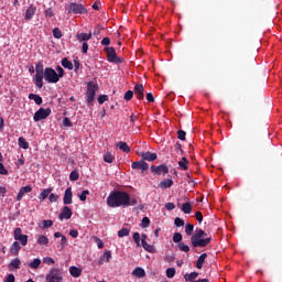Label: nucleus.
Returning a JSON list of instances; mask_svg holds the SVG:
<instances>
[{"instance_id":"obj_23","label":"nucleus","mask_w":282,"mask_h":282,"mask_svg":"<svg viewBox=\"0 0 282 282\" xmlns=\"http://www.w3.org/2000/svg\"><path fill=\"white\" fill-rule=\"evenodd\" d=\"M69 274H70V276H74V279H78V276H80V274H83V269L73 265L69 268Z\"/></svg>"},{"instance_id":"obj_54","label":"nucleus","mask_w":282,"mask_h":282,"mask_svg":"<svg viewBox=\"0 0 282 282\" xmlns=\"http://www.w3.org/2000/svg\"><path fill=\"white\" fill-rule=\"evenodd\" d=\"M87 195H89L88 189L83 191V192H82V195H79L80 202H87Z\"/></svg>"},{"instance_id":"obj_3","label":"nucleus","mask_w":282,"mask_h":282,"mask_svg":"<svg viewBox=\"0 0 282 282\" xmlns=\"http://www.w3.org/2000/svg\"><path fill=\"white\" fill-rule=\"evenodd\" d=\"M99 87L98 84L95 82H88L86 87V105L88 107H91L94 105V101L96 100V91H98Z\"/></svg>"},{"instance_id":"obj_5","label":"nucleus","mask_w":282,"mask_h":282,"mask_svg":"<svg viewBox=\"0 0 282 282\" xmlns=\"http://www.w3.org/2000/svg\"><path fill=\"white\" fill-rule=\"evenodd\" d=\"M43 78L46 83L48 84H53L56 85V83H58V74L56 73V70L52 67H46L44 69V75Z\"/></svg>"},{"instance_id":"obj_34","label":"nucleus","mask_w":282,"mask_h":282,"mask_svg":"<svg viewBox=\"0 0 282 282\" xmlns=\"http://www.w3.org/2000/svg\"><path fill=\"white\" fill-rule=\"evenodd\" d=\"M178 166H180L183 171H188V159H186L185 156H183L182 160L178 162Z\"/></svg>"},{"instance_id":"obj_1","label":"nucleus","mask_w":282,"mask_h":282,"mask_svg":"<svg viewBox=\"0 0 282 282\" xmlns=\"http://www.w3.org/2000/svg\"><path fill=\"white\" fill-rule=\"evenodd\" d=\"M109 208H129L131 206V195L122 191H113L107 197Z\"/></svg>"},{"instance_id":"obj_13","label":"nucleus","mask_w":282,"mask_h":282,"mask_svg":"<svg viewBox=\"0 0 282 282\" xmlns=\"http://www.w3.org/2000/svg\"><path fill=\"white\" fill-rule=\"evenodd\" d=\"M139 155L143 162H144V160L147 162H155V160H158V153H151L150 151L140 152Z\"/></svg>"},{"instance_id":"obj_29","label":"nucleus","mask_w":282,"mask_h":282,"mask_svg":"<svg viewBox=\"0 0 282 282\" xmlns=\"http://www.w3.org/2000/svg\"><path fill=\"white\" fill-rule=\"evenodd\" d=\"M18 144H19L20 149H24V150L30 149V143L23 137H20L18 139Z\"/></svg>"},{"instance_id":"obj_44","label":"nucleus","mask_w":282,"mask_h":282,"mask_svg":"<svg viewBox=\"0 0 282 282\" xmlns=\"http://www.w3.org/2000/svg\"><path fill=\"white\" fill-rule=\"evenodd\" d=\"M97 100H98L99 105H105V102H107V100H109V96L108 95H100Z\"/></svg>"},{"instance_id":"obj_16","label":"nucleus","mask_w":282,"mask_h":282,"mask_svg":"<svg viewBox=\"0 0 282 282\" xmlns=\"http://www.w3.org/2000/svg\"><path fill=\"white\" fill-rule=\"evenodd\" d=\"M34 14H36V7H34V4H31L25 11V21H32V17H34Z\"/></svg>"},{"instance_id":"obj_31","label":"nucleus","mask_w":282,"mask_h":282,"mask_svg":"<svg viewBox=\"0 0 282 282\" xmlns=\"http://www.w3.org/2000/svg\"><path fill=\"white\" fill-rule=\"evenodd\" d=\"M62 66H63L65 69H69V70L74 69V64H73L69 59H67V57H64V58L62 59Z\"/></svg>"},{"instance_id":"obj_9","label":"nucleus","mask_w":282,"mask_h":282,"mask_svg":"<svg viewBox=\"0 0 282 282\" xmlns=\"http://www.w3.org/2000/svg\"><path fill=\"white\" fill-rule=\"evenodd\" d=\"M46 282H63V273L59 269H52L46 275Z\"/></svg>"},{"instance_id":"obj_56","label":"nucleus","mask_w":282,"mask_h":282,"mask_svg":"<svg viewBox=\"0 0 282 282\" xmlns=\"http://www.w3.org/2000/svg\"><path fill=\"white\" fill-rule=\"evenodd\" d=\"M43 228H52V226H54V221L52 220H43Z\"/></svg>"},{"instance_id":"obj_53","label":"nucleus","mask_w":282,"mask_h":282,"mask_svg":"<svg viewBox=\"0 0 282 282\" xmlns=\"http://www.w3.org/2000/svg\"><path fill=\"white\" fill-rule=\"evenodd\" d=\"M59 248L64 250V248H67V237L62 236Z\"/></svg>"},{"instance_id":"obj_62","label":"nucleus","mask_w":282,"mask_h":282,"mask_svg":"<svg viewBox=\"0 0 282 282\" xmlns=\"http://www.w3.org/2000/svg\"><path fill=\"white\" fill-rule=\"evenodd\" d=\"M63 124H64V127H72V120H69V118L65 117L63 119Z\"/></svg>"},{"instance_id":"obj_40","label":"nucleus","mask_w":282,"mask_h":282,"mask_svg":"<svg viewBox=\"0 0 282 282\" xmlns=\"http://www.w3.org/2000/svg\"><path fill=\"white\" fill-rule=\"evenodd\" d=\"M78 177H80V174H78V171L74 170L70 172V174H69L70 182L78 181Z\"/></svg>"},{"instance_id":"obj_33","label":"nucleus","mask_w":282,"mask_h":282,"mask_svg":"<svg viewBox=\"0 0 282 282\" xmlns=\"http://www.w3.org/2000/svg\"><path fill=\"white\" fill-rule=\"evenodd\" d=\"M182 210L185 215H191V213H193V205H191V203H184Z\"/></svg>"},{"instance_id":"obj_60","label":"nucleus","mask_w":282,"mask_h":282,"mask_svg":"<svg viewBox=\"0 0 282 282\" xmlns=\"http://www.w3.org/2000/svg\"><path fill=\"white\" fill-rule=\"evenodd\" d=\"M145 98H147L148 102H155V97H153V95L151 93H148L145 95Z\"/></svg>"},{"instance_id":"obj_6","label":"nucleus","mask_w":282,"mask_h":282,"mask_svg":"<svg viewBox=\"0 0 282 282\" xmlns=\"http://www.w3.org/2000/svg\"><path fill=\"white\" fill-rule=\"evenodd\" d=\"M105 52L107 54V58H108L109 63H115L116 65H120V63H124L123 57H118V54L116 53V48L106 47Z\"/></svg>"},{"instance_id":"obj_37","label":"nucleus","mask_w":282,"mask_h":282,"mask_svg":"<svg viewBox=\"0 0 282 282\" xmlns=\"http://www.w3.org/2000/svg\"><path fill=\"white\" fill-rule=\"evenodd\" d=\"M193 230H195V226L187 223L185 226V232L188 237H193Z\"/></svg>"},{"instance_id":"obj_57","label":"nucleus","mask_w":282,"mask_h":282,"mask_svg":"<svg viewBox=\"0 0 282 282\" xmlns=\"http://www.w3.org/2000/svg\"><path fill=\"white\" fill-rule=\"evenodd\" d=\"M195 217L198 224H202V221H204V215L202 214V212H196Z\"/></svg>"},{"instance_id":"obj_18","label":"nucleus","mask_w":282,"mask_h":282,"mask_svg":"<svg viewBox=\"0 0 282 282\" xmlns=\"http://www.w3.org/2000/svg\"><path fill=\"white\" fill-rule=\"evenodd\" d=\"M72 197H74V194L72 193V187H67L63 198V202L66 206L72 204Z\"/></svg>"},{"instance_id":"obj_47","label":"nucleus","mask_w":282,"mask_h":282,"mask_svg":"<svg viewBox=\"0 0 282 282\" xmlns=\"http://www.w3.org/2000/svg\"><path fill=\"white\" fill-rule=\"evenodd\" d=\"M101 259H104L106 263H109V261L111 260V251H105Z\"/></svg>"},{"instance_id":"obj_8","label":"nucleus","mask_w":282,"mask_h":282,"mask_svg":"<svg viewBox=\"0 0 282 282\" xmlns=\"http://www.w3.org/2000/svg\"><path fill=\"white\" fill-rule=\"evenodd\" d=\"M87 14V8L82 3L70 2L68 8V14Z\"/></svg>"},{"instance_id":"obj_36","label":"nucleus","mask_w":282,"mask_h":282,"mask_svg":"<svg viewBox=\"0 0 282 282\" xmlns=\"http://www.w3.org/2000/svg\"><path fill=\"white\" fill-rule=\"evenodd\" d=\"M40 265H41V259L39 258H35L32 262L29 263V267L31 268V270H37Z\"/></svg>"},{"instance_id":"obj_25","label":"nucleus","mask_w":282,"mask_h":282,"mask_svg":"<svg viewBox=\"0 0 282 282\" xmlns=\"http://www.w3.org/2000/svg\"><path fill=\"white\" fill-rule=\"evenodd\" d=\"M173 186V180L165 178L159 183V188H162L163 191L166 188H171Z\"/></svg>"},{"instance_id":"obj_49","label":"nucleus","mask_w":282,"mask_h":282,"mask_svg":"<svg viewBox=\"0 0 282 282\" xmlns=\"http://www.w3.org/2000/svg\"><path fill=\"white\" fill-rule=\"evenodd\" d=\"M118 237H129V229L128 228H122L121 230L118 231Z\"/></svg>"},{"instance_id":"obj_26","label":"nucleus","mask_w":282,"mask_h":282,"mask_svg":"<svg viewBox=\"0 0 282 282\" xmlns=\"http://www.w3.org/2000/svg\"><path fill=\"white\" fill-rule=\"evenodd\" d=\"M93 34L91 32L89 33H79L76 35L77 41H79V43H83V41H90Z\"/></svg>"},{"instance_id":"obj_35","label":"nucleus","mask_w":282,"mask_h":282,"mask_svg":"<svg viewBox=\"0 0 282 282\" xmlns=\"http://www.w3.org/2000/svg\"><path fill=\"white\" fill-rule=\"evenodd\" d=\"M50 193H52V188L43 189L39 196V199H41V202H45V198L50 197Z\"/></svg>"},{"instance_id":"obj_20","label":"nucleus","mask_w":282,"mask_h":282,"mask_svg":"<svg viewBox=\"0 0 282 282\" xmlns=\"http://www.w3.org/2000/svg\"><path fill=\"white\" fill-rule=\"evenodd\" d=\"M117 149H120L123 153H131V148L124 141H119L116 143Z\"/></svg>"},{"instance_id":"obj_19","label":"nucleus","mask_w":282,"mask_h":282,"mask_svg":"<svg viewBox=\"0 0 282 282\" xmlns=\"http://www.w3.org/2000/svg\"><path fill=\"white\" fill-rule=\"evenodd\" d=\"M21 250V243L19 241H14L10 247V254L12 257L19 256V251Z\"/></svg>"},{"instance_id":"obj_63","label":"nucleus","mask_w":282,"mask_h":282,"mask_svg":"<svg viewBox=\"0 0 282 282\" xmlns=\"http://www.w3.org/2000/svg\"><path fill=\"white\" fill-rule=\"evenodd\" d=\"M165 208H166V210H175V204L174 203H166Z\"/></svg>"},{"instance_id":"obj_12","label":"nucleus","mask_w":282,"mask_h":282,"mask_svg":"<svg viewBox=\"0 0 282 282\" xmlns=\"http://www.w3.org/2000/svg\"><path fill=\"white\" fill-rule=\"evenodd\" d=\"M132 169L135 171H149V163H147L143 159L137 162H132Z\"/></svg>"},{"instance_id":"obj_24","label":"nucleus","mask_w":282,"mask_h":282,"mask_svg":"<svg viewBox=\"0 0 282 282\" xmlns=\"http://www.w3.org/2000/svg\"><path fill=\"white\" fill-rule=\"evenodd\" d=\"M133 276H137V279H144L147 276V272L144 269L138 267L132 271Z\"/></svg>"},{"instance_id":"obj_14","label":"nucleus","mask_w":282,"mask_h":282,"mask_svg":"<svg viewBox=\"0 0 282 282\" xmlns=\"http://www.w3.org/2000/svg\"><path fill=\"white\" fill-rule=\"evenodd\" d=\"M72 215H74V213L72 212V208H69L68 206H64L62 208L61 214L58 215V219L61 221H63V219H72Z\"/></svg>"},{"instance_id":"obj_17","label":"nucleus","mask_w":282,"mask_h":282,"mask_svg":"<svg viewBox=\"0 0 282 282\" xmlns=\"http://www.w3.org/2000/svg\"><path fill=\"white\" fill-rule=\"evenodd\" d=\"M25 193H32V186L31 185H26L20 188L18 196H17V202H21V199H23V196L25 195Z\"/></svg>"},{"instance_id":"obj_46","label":"nucleus","mask_w":282,"mask_h":282,"mask_svg":"<svg viewBox=\"0 0 282 282\" xmlns=\"http://www.w3.org/2000/svg\"><path fill=\"white\" fill-rule=\"evenodd\" d=\"M175 268H169L166 269V276L167 279H173V276H175Z\"/></svg>"},{"instance_id":"obj_58","label":"nucleus","mask_w":282,"mask_h":282,"mask_svg":"<svg viewBox=\"0 0 282 282\" xmlns=\"http://www.w3.org/2000/svg\"><path fill=\"white\" fill-rule=\"evenodd\" d=\"M43 263H46V265H53L54 260L51 257H45L43 259Z\"/></svg>"},{"instance_id":"obj_15","label":"nucleus","mask_w":282,"mask_h":282,"mask_svg":"<svg viewBox=\"0 0 282 282\" xmlns=\"http://www.w3.org/2000/svg\"><path fill=\"white\" fill-rule=\"evenodd\" d=\"M134 96L138 100H144V86L142 84L134 86Z\"/></svg>"},{"instance_id":"obj_55","label":"nucleus","mask_w":282,"mask_h":282,"mask_svg":"<svg viewBox=\"0 0 282 282\" xmlns=\"http://www.w3.org/2000/svg\"><path fill=\"white\" fill-rule=\"evenodd\" d=\"M48 199H50L51 204H54V203L58 202V195L52 193V194H50Z\"/></svg>"},{"instance_id":"obj_30","label":"nucleus","mask_w":282,"mask_h":282,"mask_svg":"<svg viewBox=\"0 0 282 282\" xmlns=\"http://www.w3.org/2000/svg\"><path fill=\"white\" fill-rule=\"evenodd\" d=\"M29 99L34 100L35 105H43V98L36 94H30Z\"/></svg>"},{"instance_id":"obj_32","label":"nucleus","mask_w":282,"mask_h":282,"mask_svg":"<svg viewBox=\"0 0 282 282\" xmlns=\"http://www.w3.org/2000/svg\"><path fill=\"white\" fill-rule=\"evenodd\" d=\"M142 248L147 251V252H155V247L153 245L148 243L147 241L143 240V242H141Z\"/></svg>"},{"instance_id":"obj_61","label":"nucleus","mask_w":282,"mask_h":282,"mask_svg":"<svg viewBox=\"0 0 282 282\" xmlns=\"http://www.w3.org/2000/svg\"><path fill=\"white\" fill-rule=\"evenodd\" d=\"M0 175H8V170L3 165V163H0Z\"/></svg>"},{"instance_id":"obj_4","label":"nucleus","mask_w":282,"mask_h":282,"mask_svg":"<svg viewBox=\"0 0 282 282\" xmlns=\"http://www.w3.org/2000/svg\"><path fill=\"white\" fill-rule=\"evenodd\" d=\"M35 76L33 78V83L37 89H43V76L45 75V68L43 67V63L39 62L35 65Z\"/></svg>"},{"instance_id":"obj_10","label":"nucleus","mask_w":282,"mask_h":282,"mask_svg":"<svg viewBox=\"0 0 282 282\" xmlns=\"http://www.w3.org/2000/svg\"><path fill=\"white\" fill-rule=\"evenodd\" d=\"M13 239L20 241L22 246H28V235H23V229H21V227L14 229Z\"/></svg>"},{"instance_id":"obj_43","label":"nucleus","mask_w":282,"mask_h":282,"mask_svg":"<svg viewBox=\"0 0 282 282\" xmlns=\"http://www.w3.org/2000/svg\"><path fill=\"white\" fill-rule=\"evenodd\" d=\"M183 236L180 232H175L173 235V241L174 243H182Z\"/></svg>"},{"instance_id":"obj_51","label":"nucleus","mask_w":282,"mask_h":282,"mask_svg":"<svg viewBox=\"0 0 282 282\" xmlns=\"http://www.w3.org/2000/svg\"><path fill=\"white\" fill-rule=\"evenodd\" d=\"M132 239L137 243L138 248H140V232H134Z\"/></svg>"},{"instance_id":"obj_50","label":"nucleus","mask_w":282,"mask_h":282,"mask_svg":"<svg viewBox=\"0 0 282 282\" xmlns=\"http://www.w3.org/2000/svg\"><path fill=\"white\" fill-rule=\"evenodd\" d=\"M124 100L127 102H129V100H131L133 98V90H128L124 96H123Z\"/></svg>"},{"instance_id":"obj_39","label":"nucleus","mask_w":282,"mask_h":282,"mask_svg":"<svg viewBox=\"0 0 282 282\" xmlns=\"http://www.w3.org/2000/svg\"><path fill=\"white\" fill-rule=\"evenodd\" d=\"M113 160H116V158L111 155V152H107L104 155V161L107 162L108 164H111Z\"/></svg>"},{"instance_id":"obj_38","label":"nucleus","mask_w":282,"mask_h":282,"mask_svg":"<svg viewBox=\"0 0 282 282\" xmlns=\"http://www.w3.org/2000/svg\"><path fill=\"white\" fill-rule=\"evenodd\" d=\"M178 250L181 252H191V247H188V245H186L184 242H180L178 243Z\"/></svg>"},{"instance_id":"obj_52","label":"nucleus","mask_w":282,"mask_h":282,"mask_svg":"<svg viewBox=\"0 0 282 282\" xmlns=\"http://www.w3.org/2000/svg\"><path fill=\"white\" fill-rule=\"evenodd\" d=\"M177 138H178V140H182V141L186 140V131L178 130L177 131Z\"/></svg>"},{"instance_id":"obj_41","label":"nucleus","mask_w":282,"mask_h":282,"mask_svg":"<svg viewBox=\"0 0 282 282\" xmlns=\"http://www.w3.org/2000/svg\"><path fill=\"white\" fill-rule=\"evenodd\" d=\"M53 36L54 39H63V32L61 31V29L58 28L53 29Z\"/></svg>"},{"instance_id":"obj_45","label":"nucleus","mask_w":282,"mask_h":282,"mask_svg":"<svg viewBox=\"0 0 282 282\" xmlns=\"http://www.w3.org/2000/svg\"><path fill=\"white\" fill-rule=\"evenodd\" d=\"M150 224H151V219H149V217H143L141 221V228H149Z\"/></svg>"},{"instance_id":"obj_59","label":"nucleus","mask_w":282,"mask_h":282,"mask_svg":"<svg viewBox=\"0 0 282 282\" xmlns=\"http://www.w3.org/2000/svg\"><path fill=\"white\" fill-rule=\"evenodd\" d=\"M14 281H15L14 274L10 273L7 275L3 282H14Z\"/></svg>"},{"instance_id":"obj_2","label":"nucleus","mask_w":282,"mask_h":282,"mask_svg":"<svg viewBox=\"0 0 282 282\" xmlns=\"http://www.w3.org/2000/svg\"><path fill=\"white\" fill-rule=\"evenodd\" d=\"M208 237V234L205 232L203 229L196 230V234L192 235L191 237V243L193 248H206L210 241H213V238H205Z\"/></svg>"},{"instance_id":"obj_64","label":"nucleus","mask_w":282,"mask_h":282,"mask_svg":"<svg viewBox=\"0 0 282 282\" xmlns=\"http://www.w3.org/2000/svg\"><path fill=\"white\" fill-rule=\"evenodd\" d=\"M45 17H48V18L54 17V11L52 10V8H48L45 10Z\"/></svg>"},{"instance_id":"obj_21","label":"nucleus","mask_w":282,"mask_h":282,"mask_svg":"<svg viewBox=\"0 0 282 282\" xmlns=\"http://www.w3.org/2000/svg\"><path fill=\"white\" fill-rule=\"evenodd\" d=\"M206 259H208V253H203L198 257L196 261L197 270H202V268H204V263L206 262Z\"/></svg>"},{"instance_id":"obj_27","label":"nucleus","mask_w":282,"mask_h":282,"mask_svg":"<svg viewBox=\"0 0 282 282\" xmlns=\"http://www.w3.org/2000/svg\"><path fill=\"white\" fill-rule=\"evenodd\" d=\"M37 243L40 246H44V248H47L50 246V239L44 235H40L37 237Z\"/></svg>"},{"instance_id":"obj_22","label":"nucleus","mask_w":282,"mask_h":282,"mask_svg":"<svg viewBox=\"0 0 282 282\" xmlns=\"http://www.w3.org/2000/svg\"><path fill=\"white\" fill-rule=\"evenodd\" d=\"M8 268L11 272L13 270H19L21 268V260L19 258H15V259L11 260Z\"/></svg>"},{"instance_id":"obj_11","label":"nucleus","mask_w":282,"mask_h":282,"mask_svg":"<svg viewBox=\"0 0 282 282\" xmlns=\"http://www.w3.org/2000/svg\"><path fill=\"white\" fill-rule=\"evenodd\" d=\"M151 171L153 175H166L169 173V166L166 164L152 165Z\"/></svg>"},{"instance_id":"obj_42","label":"nucleus","mask_w":282,"mask_h":282,"mask_svg":"<svg viewBox=\"0 0 282 282\" xmlns=\"http://www.w3.org/2000/svg\"><path fill=\"white\" fill-rule=\"evenodd\" d=\"M57 79L61 80L65 76V69L61 66H56Z\"/></svg>"},{"instance_id":"obj_48","label":"nucleus","mask_w":282,"mask_h":282,"mask_svg":"<svg viewBox=\"0 0 282 282\" xmlns=\"http://www.w3.org/2000/svg\"><path fill=\"white\" fill-rule=\"evenodd\" d=\"M174 226H176V228H182V226H184V219L176 217L174 220Z\"/></svg>"},{"instance_id":"obj_28","label":"nucleus","mask_w":282,"mask_h":282,"mask_svg":"<svg viewBox=\"0 0 282 282\" xmlns=\"http://www.w3.org/2000/svg\"><path fill=\"white\" fill-rule=\"evenodd\" d=\"M197 276H199V273L196 272V271H194V272H192V273H186V274L184 275V280H185L186 282H193V281H195V279H197Z\"/></svg>"},{"instance_id":"obj_7","label":"nucleus","mask_w":282,"mask_h":282,"mask_svg":"<svg viewBox=\"0 0 282 282\" xmlns=\"http://www.w3.org/2000/svg\"><path fill=\"white\" fill-rule=\"evenodd\" d=\"M52 116V109L51 108H43L41 107L33 116L34 122H41V120H45L46 118H50Z\"/></svg>"}]
</instances>
